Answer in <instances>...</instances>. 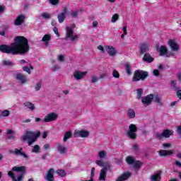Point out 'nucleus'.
I'll return each mask as SVG.
<instances>
[{
	"mask_svg": "<svg viewBox=\"0 0 181 181\" xmlns=\"http://www.w3.org/2000/svg\"><path fill=\"white\" fill-rule=\"evenodd\" d=\"M24 106L27 107L30 111H33L35 110V105L30 102H25L24 103Z\"/></svg>",
	"mask_w": 181,
	"mask_h": 181,
	"instance_id": "nucleus-28",
	"label": "nucleus"
},
{
	"mask_svg": "<svg viewBox=\"0 0 181 181\" xmlns=\"http://www.w3.org/2000/svg\"><path fill=\"white\" fill-rule=\"evenodd\" d=\"M107 73H103L100 76V78H104V77H107Z\"/></svg>",
	"mask_w": 181,
	"mask_h": 181,
	"instance_id": "nucleus-63",
	"label": "nucleus"
},
{
	"mask_svg": "<svg viewBox=\"0 0 181 181\" xmlns=\"http://www.w3.org/2000/svg\"><path fill=\"white\" fill-rule=\"evenodd\" d=\"M57 19L59 23H63L64 22V19H66V16L64 13H61L57 16Z\"/></svg>",
	"mask_w": 181,
	"mask_h": 181,
	"instance_id": "nucleus-29",
	"label": "nucleus"
},
{
	"mask_svg": "<svg viewBox=\"0 0 181 181\" xmlns=\"http://www.w3.org/2000/svg\"><path fill=\"white\" fill-rule=\"evenodd\" d=\"M76 28V24L71 25V27L66 28V38L70 39L71 42H77L78 40V35L74 34V28Z\"/></svg>",
	"mask_w": 181,
	"mask_h": 181,
	"instance_id": "nucleus-4",
	"label": "nucleus"
},
{
	"mask_svg": "<svg viewBox=\"0 0 181 181\" xmlns=\"http://www.w3.org/2000/svg\"><path fill=\"white\" fill-rule=\"evenodd\" d=\"M162 175V170H158L156 171L153 175L151 177V181H160V179H162V177L160 176Z\"/></svg>",
	"mask_w": 181,
	"mask_h": 181,
	"instance_id": "nucleus-17",
	"label": "nucleus"
},
{
	"mask_svg": "<svg viewBox=\"0 0 181 181\" xmlns=\"http://www.w3.org/2000/svg\"><path fill=\"white\" fill-rule=\"evenodd\" d=\"M136 132H138V127L136 125L131 124L129 126V130L127 132V136H128L129 139L135 141V139H136Z\"/></svg>",
	"mask_w": 181,
	"mask_h": 181,
	"instance_id": "nucleus-6",
	"label": "nucleus"
},
{
	"mask_svg": "<svg viewBox=\"0 0 181 181\" xmlns=\"http://www.w3.org/2000/svg\"><path fill=\"white\" fill-rule=\"evenodd\" d=\"M139 49L141 54H144V53H146V52L149 50V45L148 44L142 43L140 45Z\"/></svg>",
	"mask_w": 181,
	"mask_h": 181,
	"instance_id": "nucleus-21",
	"label": "nucleus"
},
{
	"mask_svg": "<svg viewBox=\"0 0 181 181\" xmlns=\"http://www.w3.org/2000/svg\"><path fill=\"white\" fill-rule=\"evenodd\" d=\"M87 75V71H75L74 72V78L75 80H83Z\"/></svg>",
	"mask_w": 181,
	"mask_h": 181,
	"instance_id": "nucleus-13",
	"label": "nucleus"
},
{
	"mask_svg": "<svg viewBox=\"0 0 181 181\" xmlns=\"http://www.w3.org/2000/svg\"><path fill=\"white\" fill-rule=\"evenodd\" d=\"M171 135H173V131L165 129L161 134L156 133L155 138H156V139H163V138H169Z\"/></svg>",
	"mask_w": 181,
	"mask_h": 181,
	"instance_id": "nucleus-7",
	"label": "nucleus"
},
{
	"mask_svg": "<svg viewBox=\"0 0 181 181\" xmlns=\"http://www.w3.org/2000/svg\"><path fill=\"white\" fill-rule=\"evenodd\" d=\"M153 74L156 77H158V76H159V74H160V73L159 72V70H158V69H154L153 71Z\"/></svg>",
	"mask_w": 181,
	"mask_h": 181,
	"instance_id": "nucleus-51",
	"label": "nucleus"
},
{
	"mask_svg": "<svg viewBox=\"0 0 181 181\" xmlns=\"http://www.w3.org/2000/svg\"><path fill=\"white\" fill-rule=\"evenodd\" d=\"M98 81V78H97L96 76L92 77V81H91V82H92L93 83H97Z\"/></svg>",
	"mask_w": 181,
	"mask_h": 181,
	"instance_id": "nucleus-55",
	"label": "nucleus"
},
{
	"mask_svg": "<svg viewBox=\"0 0 181 181\" xmlns=\"http://www.w3.org/2000/svg\"><path fill=\"white\" fill-rule=\"evenodd\" d=\"M142 94H144V90L142 88L137 89V98L139 99L142 97Z\"/></svg>",
	"mask_w": 181,
	"mask_h": 181,
	"instance_id": "nucleus-42",
	"label": "nucleus"
},
{
	"mask_svg": "<svg viewBox=\"0 0 181 181\" xmlns=\"http://www.w3.org/2000/svg\"><path fill=\"white\" fill-rule=\"evenodd\" d=\"M141 166H142V163L139 160L134 161L133 163V168H134V169H141Z\"/></svg>",
	"mask_w": 181,
	"mask_h": 181,
	"instance_id": "nucleus-32",
	"label": "nucleus"
},
{
	"mask_svg": "<svg viewBox=\"0 0 181 181\" xmlns=\"http://www.w3.org/2000/svg\"><path fill=\"white\" fill-rule=\"evenodd\" d=\"M52 39V37L49 34H46L42 39V42H45V46H49V43Z\"/></svg>",
	"mask_w": 181,
	"mask_h": 181,
	"instance_id": "nucleus-24",
	"label": "nucleus"
},
{
	"mask_svg": "<svg viewBox=\"0 0 181 181\" xmlns=\"http://www.w3.org/2000/svg\"><path fill=\"white\" fill-rule=\"evenodd\" d=\"M107 167H105L100 170L99 180H105V177H107Z\"/></svg>",
	"mask_w": 181,
	"mask_h": 181,
	"instance_id": "nucleus-22",
	"label": "nucleus"
},
{
	"mask_svg": "<svg viewBox=\"0 0 181 181\" xmlns=\"http://www.w3.org/2000/svg\"><path fill=\"white\" fill-rule=\"evenodd\" d=\"M0 52L7 54H26L29 52V43L28 39L23 36H17L14 39V42L11 45H0Z\"/></svg>",
	"mask_w": 181,
	"mask_h": 181,
	"instance_id": "nucleus-1",
	"label": "nucleus"
},
{
	"mask_svg": "<svg viewBox=\"0 0 181 181\" xmlns=\"http://www.w3.org/2000/svg\"><path fill=\"white\" fill-rule=\"evenodd\" d=\"M118 19H119V16L117 13H115L112 16L111 22H112V23H115Z\"/></svg>",
	"mask_w": 181,
	"mask_h": 181,
	"instance_id": "nucleus-40",
	"label": "nucleus"
},
{
	"mask_svg": "<svg viewBox=\"0 0 181 181\" xmlns=\"http://www.w3.org/2000/svg\"><path fill=\"white\" fill-rule=\"evenodd\" d=\"M58 60L59 62H64V56L62 54L59 55Z\"/></svg>",
	"mask_w": 181,
	"mask_h": 181,
	"instance_id": "nucleus-52",
	"label": "nucleus"
},
{
	"mask_svg": "<svg viewBox=\"0 0 181 181\" xmlns=\"http://www.w3.org/2000/svg\"><path fill=\"white\" fill-rule=\"evenodd\" d=\"M95 173V168H92L91 172H90V179L94 178Z\"/></svg>",
	"mask_w": 181,
	"mask_h": 181,
	"instance_id": "nucleus-46",
	"label": "nucleus"
},
{
	"mask_svg": "<svg viewBox=\"0 0 181 181\" xmlns=\"http://www.w3.org/2000/svg\"><path fill=\"white\" fill-rule=\"evenodd\" d=\"M143 60L146 63H152L155 60V58L152 57L149 53H146L143 57Z\"/></svg>",
	"mask_w": 181,
	"mask_h": 181,
	"instance_id": "nucleus-23",
	"label": "nucleus"
},
{
	"mask_svg": "<svg viewBox=\"0 0 181 181\" xmlns=\"http://www.w3.org/2000/svg\"><path fill=\"white\" fill-rule=\"evenodd\" d=\"M173 153V151L172 150H169V151H166V150H160L159 151V155L160 156H170Z\"/></svg>",
	"mask_w": 181,
	"mask_h": 181,
	"instance_id": "nucleus-26",
	"label": "nucleus"
},
{
	"mask_svg": "<svg viewBox=\"0 0 181 181\" xmlns=\"http://www.w3.org/2000/svg\"><path fill=\"white\" fill-rule=\"evenodd\" d=\"M56 173L59 175V176H60L61 177H64V176H66V171H64V170H57L56 171Z\"/></svg>",
	"mask_w": 181,
	"mask_h": 181,
	"instance_id": "nucleus-34",
	"label": "nucleus"
},
{
	"mask_svg": "<svg viewBox=\"0 0 181 181\" xmlns=\"http://www.w3.org/2000/svg\"><path fill=\"white\" fill-rule=\"evenodd\" d=\"M157 52H158L160 56H165V57H170L169 52H168V48L165 45H161L160 47L157 46Z\"/></svg>",
	"mask_w": 181,
	"mask_h": 181,
	"instance_id": "nucleus-9",
	"label": "nucleus"
},
{
	"mask_svg": "<svg viewBox=\"0 0 181 181\" xmlns=\"http://www.w3.org/2000/svg\"><path fill=\"white\" fill-rule=\"evenodd\" d=\"M41 16L44 18V19H50L52 18V15L47 12L42 13Z\"/></svg>",
	"mask_w": 181,
	"mask_h": 181,
	"instance_id": "nucleus-39",
	"label": "nucleus"
},
{
	"mask_svg": "<svg viewBox=\"0 0 181 181\" xmlns=\"http://www.w3.org/2000/svg\"><path fill=\"white\" fill-rule=\"evenodd\" d=\"M95 163L98 166H100V168H107V169H108V168H111V165H110L108 162L105 163L103 160H97Z\"/></svg>",
	"mask_w": 181,
	"mask_h": 181,
	"instance_id": "nucleus-20",
	"label": "nucleus"
},
{
	"mask_svg": "<svg viewBox=\"0 0 181 181\" xmlns=\"http://www.w3.org/2000/svg\"><path fill=\"white\" fill-rule=\"evenodd\" d=\"M59 118V115L55 112H51L47 115L44 119V122H52L56 121Z\"/></svg>",
	"mask_w": 181,
	"mask_h": 181,
	"instance_id": "nucleus-10",
	"label": "nucleus"
},
{
	"mask_svg": "<svg viewBox=\"0 0 181 181\" xmlns=\"http://www.w3.org/2000/svg\"><path fill=\"white\" fill-rule=\"evenodd\" d=\"M26 175V167L25 166H14L11 171L8 172V176L13 181H22Z\"/></svg>",
	"mask_w": 181,
	"mask_h": 181,
	"instance_id": "nucleus-2",
	"label": "nucleus"
},
{
	"mask_svg": "<svg viewBox=\"0 0 181 181\" xmlns=\"http://www.w3.org/2000/svg\"><path fill=\"white\" fill-rule=\"evenodd\" d=\"M54 173V169L51 168L48 170L47 175L45 177L46 180L47 181H54V176L53 175Z\"/></svg>",
	"mask_w": 181,
	"mask_h": 181,
	"instance_id": "nucleus-19",
	"label": "nucleus"
},
{
	"mask_svg": "<svg viewBox=\"0 0 181 181\" xmlns=\"http://www.w3.org/2000/svg\"><path fill=\"white\" fill-rule=\"evenodd\" d=\"M3 64L4 66H12V62L11 61H4Z\"/></svg>",
	"mask_w": 181,
	"mask_h": 181,
	"instance_id": "nucleus-49",
	"label": "nucleus"
},
{
	"mask_svg": "<svg viewBox=\"0 0 181 181\" xmlns=\"http://www.w3.org/2000/svg\"><path fill=\"white\" fill-rule=\"evenodd\" d=\"M71 15L72 18H77V15H78V11H72Z\"/></svg>",
	"mask_w": 181,
	"mask_h": 181,
	"instance_id": "nucleus-48",
	"label": "nucleus"
},
{
	"mask_svg": "<svg viewBox=\"0 0 181 181\" xmlns=\"http://www.w3.org/2000/svg\"><path fill=\"white\" fill-rule=\"evenodd\" d=\"M148 76V74L147 71H141V70H136L134 71L132 81L136 82V81H144Z\"/></svg>",
	"mask_w": 181,
	"mask_h": 181,
	"instance_id": "nucleus-5",
	"label": "nucleus"
},
{
	"mask_svg": "<svg viewBox=\"0 0 181 181\" xmlns=\"http://www.w3.org/2000/svg\"><path fill=\"white\" fill-rule=\"evenodd\" d=\"M9 153L11 155H16V156H23V158H25V159H28L29 158V156H28L26 154V153H25V151H23V148H14V150H9Z\"/></svg>",
	"mask_w": 181,
	"mask_h": 181,
	"instance_id": "nucleus-8",
	"label": "nucleus"
},
{
	"mask_svg": "<svg viewBox=\"0 0 181 181\" xmlns=\"http://www.w3.org/2000/svg\"><path fill=\"white\" fill-rule=\"evenodd\" d=\"M168 45L173 52H179L180 46L179 45V44H177V42H176V41H175V40H169Z\"/></svg>",
	"mask_w": 181,
	"mask_h": 181,
	"instance_id": "nucleus-11",
	"label": "nucleus"
},
{
	"mask_svg": "<svg viewBox=\"0 0 181 181\" xmlns=\"http://www.w3.org/2000/svg\"><path fill=\"white\" fill-rule=\"evenodd\" d=\"M9 110H5L1 112L0 115H1V117H9Z\"/></svg>",
	"mask_w": 181,
	"mask_h": 181,
	"instance_id": "nucleus-41",
	"label": "nucleus"
},
{
	"mask_svg": "<svg viewBox=\"0 0 181 181\" xmlns=\"http://www.w3.org/2000/svg\"><path fill=\"white\" fill-rule=\"evenodd\" d=\"M153 100L154 101V103H157L160 105H162V99H160V97H159V95L153 96Z\"/></svg>",
	"mask_w": 181,
	"mask_h": 181,
	"instance_id": "nucleus-31",
	"label": "nucleus"
},
{
	"mask_svg": "<svg viewBox=\"0 0 181 181\" xmlns=\"http://www.w3.org/2000/svg\"><path fill=\"white\" fill-rule=\"evenodd\" d=\"M126 162L129 163V165H134L135 159L132 156H128L126 159Z\"/></svg>",
	"mask_w": 181,
	"mask_h": 181,
	"instance_id": "nucleus-33",
	"label": "nucleus"
},
{
	"mask_svg": "<svg viewBox=\"0 0 181 181\" xmlns=\"http://www.w3.org/2000/svg\"><path fill=\"white\" fill-rule=\"evenodd\" d=\"M16 78V80H19L21 83H26V76H25L23 74H17Z\"/></svg>",
	"mask_w": 181,
	"mask_h": 181,
	"instance_id": "nucleus-25",
	"label": "nucleus"
},
{
	"mask_svg": "<svg viewBox=\"0 0 181 181\" xmlns=\"http://www.w3.org/2000/svg\"><path fill=\"white\" fill-rule=\"evenodd\" d=\"M57 151L61 153L62 155H65V153H67V147L66 146L60 144V143H57L56 144Z\"/></svg>",
	"mask_w": 181,
	"mask_h": 181,
	"instance_id": "nucleus-15",
	"label": "nucleus"
},
{
	"mask_svg": "<svg viewBox=\"0 0 181 181\" xmlns=\"http://www.w3.org/2000/svg\"><path fill=\"white\" fill-rule=\"evenodd\" d=\"M175 90H177V98L181 100V89H180L179 88H175Z\"/></svg>",
	"mask_w": 181,
	"mask_h": 181,
	"instance_id": "nucleus-44",
	"label": "nucleus"
},
{
	"mask_svg": "<svg viewBox=\"0 0 181 181\" xmlns=\"http://www.w3.org/2000/svg\"><path fill=\"white\" fill-rule=\"evenodd\" d=\"M175 164L176 166H178V168H181V163L180 161L176 160Z\"/></svg>",
	"mask_w": 181,
	"mask_h": 181,
	"instance_id": "nucleus-62",
	"label": "nucleus"
},
{
	"mask_svg": "<svg viewBox=\"0 0 181 181\" xmlns=\"http://www.w3.org/2000/svg\"><path fill=\"white\" fill-rule=\"evenodd\" d=\"M98 156L99 158H100V159H103V158H105L107 156V151H99Z\"/></svg>",
	"mask_w": 181,
	"mask_h": 181,
	"instance_id": "nucleus-37",
	"label": "nucleus"
},
{
	"mask_svg": "<svg viewBox=\"0 0 181 181\" xmlns=\"http://www.w3.org/2000/svg\"><path fill=\"white\" fill-rule=\"evenodd\" d=\"M177 77L179 81H181V72H179V73L177 74Z\"/></svg>",
	"mask_w": 181,
	"mask_h": 181,
	"instance_id": "nucleus-64",
	"label": "nucleus"
},
{
	"mask_svg": "<svg viewBox=\"0 0 181 181\" xmlns=\"http://www.w3.org/2000/svg\"><path fill=\"white\" fill-rule=\"evenodd\" d=\"M25 16L23 14L18 16L14 21V25L16 26H21L25 22Z\"/></svg>",
	"mask_w": 181,
	"mask_h": 181,
	"instance_id": "nucleus-16",
	"label": "nucleus"
},
{
	"mask_svg": "<svg viewBox=\"0 0 181 181\" xmlns=\"http://www.w3.org/2000/svg\"><path fill=\"white\" fill-rule=\"evenodd\" d=\"M152 100H153V95L150 94L146 97H143L141 98V103H143L144 105L147 107V105H151V103H152Z\"/></svg>",
	"mask_w": 181,
	"mask_h": 181,
	"instance_id": "nucleus-14",
	"label": "nucleus"
},
{
	"mask_svg": "<svg viewBox=\"0 0 181 181\" xmlns=\"http://www.w3.org/2000/svg\"><path fill=\"white\" fill-rule=\"evenodd\" d=\"M133 149H134V151H138V149H139L138 144L133 145Z\"/></svg>",
	"mask_w": 181,
	"mask_h": 181,
	"instance_id": "nucleus-59",
	"label": "nucleus"
},
{
	"mask_svg": "<svg viewBox=\"0 0 181 181\" xmlns=\"http://www.w3.org/2000/svg\"><path fill=\"white\" fill-rule=\"evenodd\" d=\"M105 49L107 54H109V56H111L112 57L117 54V50L112 46H107L105 47Z\"/></svg>",
	"mask_w": 181,
	"mask_h": 181,
	"instance_id": "nucleus-18",
	"label": "nucleus"
},
{
	"mask_svg": "<svg viewBox=\"0 0 181 181\" xmlns=\"http://www.w3.org/2000/svg\"><path fill=\"white\" fill-rule=\"evenodd\" d=\"M177 132L179 134V135H181V126L177 127Z\"/></svg>",
	"mask_w": 181,
	"mask_h": 181,
	"instance_id": "nucleus-61",
	"label": "nucleus"
},
{
	"mask_svg": "<svg viewBox=\"0 0 181 181\" xmlns=\"http://www.w3.org/2000/svg\"><path fill=\"white\" fill-rule=\"evenodd\" d=\"M125 69H126V72L127 73V74L129 76H131V74H132L131 70L132 69V67L131 66V64H129L128 63L126 64Z\"/></svg>",
	"mask_w": 181,
	"mask_h": 181,
	"instance_id": "nucleus-36",
	"label": "nucleus"
},
{
	"mask_svg": "<svg viewBox=\"0 0 181 181\" xmlns=\"http://www.w3.org/2000/svg\"><path fill=\"white\" fill-rule=\"evenodd\" d=\"M59 2V0H49V4H51V5H58Z\"/></svg>",
	"mask_w": 181,
	"mask_h": 181,
	"instance_id": "nucleus-47",
	"label": "nucleus"
},
{
	"mask_svg": "<svg viewBox=\"0 0 181 181\" xmlns=\"http://www.w3.org/2000/svg\"><path fill=\"white\" fill-rule=\"evenodd\" d=\"M40 136V132H32V131H27L24 136H23L22 139L23 141H26L29 146L30 145L35 144L36 141H37V138Z\"/></svg>",
	"mask_w": 181,
	"mask_h": 181,
	"instance_id": "nucleus-3",
	"label": "nucleus"
},
{
	"mask_svg": "<svg viewBox=\"0 0 181 181\" xmlns=\"http://www.w3.org/2000/svg\"><path fill=\"white\" fill-rule=\"evenodd\" d=\"M23 70H24V71H26V73H28V74H30L31 73L30 69H29L28 66H23Z\"/></svg>",
	"mask_w": 181,
	"mask_h": 181,
	"instance_id": "nucleus-50",
	"label": "nucleus"
},
{
	"mask_svg": "<svg viewBox=\"0 0 181 181\" xmlns=\"http://www.w3.org/2000/svg\"><path fill=\"white\" fill-rule=\"evenodd\" d=\"M127 117L130 119L134 118L135 117V110L134 109H129L127 110Z\"/></svg>",
	"mask_w": 181,
	"mask_h": 181,
	"instance_id": "nucleus-30",
	"label": "nucleus"
},
{
	"mask_svg": "<svg viewBox=\"0 0 181 181\" xmlns=\"http://www.w3.org/2000/svg\"><path fill=\"white\" fill-rule=\"evenodd\" d=\"M4 11H5V6L4 5L0 6V13H4Z\"/></svg>",
	"mask_w": 181,
	"mask_h": 181,
	"instance_id": "nucleus-58",
	"label": "nucleus"
},
{
	"mask_svg": "<svg viewBox=\"0 0 181 181\" xmlns=\"http://www.w3.org/2000/svg\"><path fill=\"white\" fill-rule=\"evenodd\" d=\"M163 148H170V146H172V144L169 143H164L163 144Z\"/></svg>",
	"mask_w": 181,
	"mask_h": 181,
	"instance_id": "nucleus-53",
	"label": "nucleus"
},
{
	"mask_svg": "<svg viewBox=\"0 0 181 181\" xmlns=\"http://www.w3.org/2000/svg\"><path fill=\"white\" fill-rule=\"evenodd\" d=\"M112 76L115 78H119V72H118V71L117 70H113L112 71Z\"/></svg>",
	"mask_w": 181,
	"mask_h": 181,
	"instance_id": "nucleus-43",
	"label": "nucleus"
},
{
	"mask_svg": "<svg viewBox=\"0 0 181 181\" xmlns=\"http://www.w3.org/2000/svg\"><path fill=\"white\" fill-rule=\"evenodd\" d=\"M32 152H33L34 153H39L40 152V146H39V145H35Z\"/></svg>",
	"mask_w": 181,
	"mask_h": 181,
	"instance_id": "nucleus-38",
	"label": "nucleus"
},
{
	"mask_svg": "<svg viewBox=\"0 0 181 181\" xmlns=\"http://www.w3.org/2000/svg\"><path fill=\"white\" fill-rule=\"evenodd\" d=\"M90 135V132L85 130H76L74 133V136L78 138V136H81V138H87Z\"/></svg>",
	"mask_w": 181,
	"mask_h": 181,
	"instance_id": "nucleus-12",
	"label": "nucleus"
},
{
	"mask_svg": "<svg viewBox=\"0 0 181 181\" xmlns=\"http://www.w3.org/2000/svg\"><path fill=\"white\" fill-rule=\"evenodd\" d=\"M71 136H73L71 132H67L64 135V142H66V141H67V139H70V138H71Z\"/></svg>",
	"mask_w": 181,
	"mask_h": 181,
	"instance_id": "nucleus-35",
	"label": "nucleus"
},
{
	"mask_svg": "<svg viewBox=\"0 0 181 181\" xmlns=\"http://www.w3.org/2000/svg\"><path fill=\"white\" fill-rule=\"evenodd\" d=\"M7 134L8 135H13L15 134V132H13V130H12V129H8V130H7Z\"/></svg>",
	"mask_w": 181,
	"mask_h": 181,
	"instance_id": "nucleus-56",
	"label": "nucleus"
},
{
	"mask_svg": "<svg viewBox=\"0 0 181 181\" xmlns=\"http://www.w3.org/2000/svg\"><path fill=\"white\" fill-rule=\"evenodd\" d=\"M44 149H45V151H47V149H50V144H45L44 145Z\"/></svg>",
	"mask_w": 181,
	"mask_h": 181,
	"instance_id": "nucleus-57",
	"label": "nucleus"
},
{
	"mask_svg": "<svg viewBox=\"0 0 181 181\" xmlns=\"http://www.w3.org/2000/svg\"><path fill=\"white\" fill-rule=\"evenodd\" d=\"M40 88H42V83L41 82L37 83V85L35 87V89L36 90V91H39V90H40Z\"/></svg>",
	"mask_w": 181,
	"mask_h": 181,
	"instance_id": "nucleus-45",
	"label": "nucleus"
},
{
	"mask_svg": "<svg viewBox=\"0 0 181 181\" xmlns=\"http://www.w3.org/2000/svg\"><path fill=\"white\" fill-rule=\"evenodd\" d=\"M122 30H123V34L124 35H127L128 33L127 32V26H124L123 28H122Z\"/></svg>",
	"mask_w": 181,
	"mask_h": 181,
	"instance_id": "nucleus-60",
	"label": "nucleus"
},
{
	"mask_svg": "<svg viewBox=\"0 0 181 181\" xmlns=\"http://www.w3.org/2000/svg\"><path fill=\"white\" fill-rule=\"evenodd\" d=\"M98 50H101V52H102L103 53H105V49H104V47H103V46L99 45V46H98Z\"/></svg>",
	"mask_w": 181,
	"mask_h": 181,
	"instance_id": "nucleus-54",
	"label": "nucleus"
},
{
	"mask_svg": "<svg viewBox=\"0 0 181 181\" xmlns=\"http://www.w3.org/2000/svg\"><path fill=\"white\" fill-rule=\"evenodd\" d=\"M129 176H131V174L129 173H124L123 175H122L121 176H119L117 181H125L127 180V179H128V177H129Z\"/></svg>",
	"mask_w": 181,
	"mask_h": 181,
	"instance_id": "nucleus-27",
	"label": "nucleus"
}]
</instances>
